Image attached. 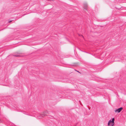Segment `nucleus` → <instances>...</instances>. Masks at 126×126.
Masks as SVG:
<instances>
[{"instance_id":"obj_9","label":"nucleus","mask_w":126,"mask_h":126,"mask_svg":"<svg viewBox=\"0 0 126 126\" xmlns=\"http://www.w3.org/2000/svg\"><path fill=\"white\" fill-rule=\"evenodd\" d=\"M77 72H79V71H77Z\"/></svg>"},{"instance_id":"obj_3","label":"nucleus","mask_w":126,"mask_h":126,"mask_svg":"<svg viewBox=\"0 0 126 126\" xmlns=\"http://www.w3.org/2000/svg\"><path fill=\"white\" fill-rule=\"evenodd\" d=\"M20 53H16L15 54L13 55V56L15 57H19L20 56Z\"/></svg>"},{"instance_id":"obj_1","label":"nucleus","mask_w":126,"mask_h":126,"mask_svg":"<svg viewBox=\"0 0 126 126\" xmlns=\"http://www.w3.org/2000/svg\"><path fill=\"white\" fill-rule=\"evenodd\" d=\"M114 119H112V120H110L108 123V125L113 126L114 124Z\"/></svg>"},{"instance_id":"obj_7","label":"nucleus","mask_w":126,"mask_h":126,"mask_svg":"<svg viewBox=\"0 0 126 126\" xmlns=\"http://www.w3.org/2000/svg\"><path fill=\"white\" fill-rule=\"evenodd\" d=\"M3 121L1 119H0V123L2 122Z\"/></svg>"},{"instance_id":"obj_5","label":"nucleus","mask_w":126,"mask_h":126,"mask_svg":"<svg viewBox=\"0 0 126 126\" xmlns=\"http://www.w3.org/2000/svg\"><path fill=\"white\" fill-rule=\"evenodd\" d=\"M84 7H87V3H85L84 4Z\"/></svg>"},{"instance_id":"obj_4","label":"nucleus","mask_w":126,"mask_h":126,"mask_svg":"<svg viewBox=\"0 0 126 126\" xmlns=\"http://www.w3.org/2000/svg\"><path fill=\"white\" fill-rule=\"evenodd\" d=\"M44 115L42 114H40V116L41 117H44Z\"/></svg>"},{"instance_id":"obj_6","label":"nucleus","mask_w":126,"mask_h":126,"mask_svg":"<svg viewBox=\"0 0 126 126\" xmlns=\"http://www.w3.org/2000/svg\"><path fill=\"white\" fill-rule=\"evenodd\" d=\"M84 11H85L87 10V7H85L84 8Z\"/></svg>"},{"instance_id":"obj_2","label":"nucleus","mask_w":126,"mask_h":126,"mask_svg":"<svg viewBox=\"0 0 126 126\" xmlns=\"http://www.w3.org/2000/svg\"><path fill=\"white\" fill-rule=\"evenodd\" d=\"M122 109L123 108L122 107H121L115 110V112H119L121 111Z\"/></svg>"},{"instance_id":"obj_8","label":"nucleus","mask_w":126,"mask_h":126,"mask_svg":"<svg viewBox=\"0 0 126 126\" xmlns=\"http://www.w3.org/2000/svg\"><path fill=\"white\" fill-rule=\"evenodd\" d=\"M81 36H82L83 37V35H81Z\"/></svg>"}]
</instances>
